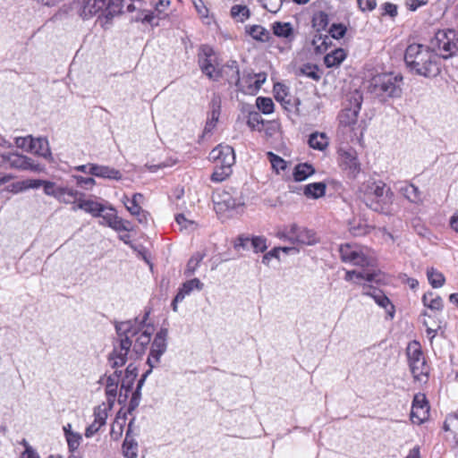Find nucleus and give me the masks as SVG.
<instances>
[{"instance_id": "obj_1", "label": "nucleus", "mask_w": 458, "mask_h": 458, "mask_svg": "<svg viewBox=\"0 0 458 458\" xmlns=\"http://www.w3.org/2000/svg\"><path fill=\"white\" fill-rule=\"evenodd\" d=\"M148 315L149 312H146L141 319L136 318L114 323L116 337L113 341V351L108 355V364L112 369L125 365L132 347V338L145 327Z\"/></svg>"}, {"instance_id": "obj_2", "label": "nucleus", "mask_w": 458, "mask_h": 458, "mask_svg": "<svg viewBox=\"0 0 458 458\" xmlns=\"http://www.w3.org/2000/svg\"><path fill=\"white\" fill-rule=\"evenodd\" d=\"M404 63L411 74L425 78H435L441 72V60L428 46L413 43L404 53Z\"/></svg>"}, {"instance_id": "obj_3", "label": "nucleus", "mask_w": 458, "mask_h": 458, "mask_svg": "<svg viewBox=\"0 0 458 458\" xmlns=\"http://www.w3.org/2000/svg\"><path fill=\"white\" fill-rule=\"evenodd\" d=\"M359 199L371 210L390 214L394 201V192L381 180L369 179L360 184L358 191Z\"/></svg>"}, {"instance_id": "obj_4", "label": "nucleus", "mask_w": 458, "mask_h": 458, "mask_svg": "<svg viewBox=\"0 0 458 458\" xmlns=\"http://www.w3.org/2000/svg\"><path fill=\"white\" fill-rule=\"evenodd\" d=\"M403 75L395 72H381L369 81L368 91L379 102L399 98L403 93Z\"/></svg>"}, {"instance_id": "obj_5", "label": "nucleus", "mask_w": 458, "mask_h": 458, "mask_svg": "<svg viewBox=\"0 0 458 458\" xmlns=\"http://www.w3.org/2000/svg\"><path fill=\"white\" fill-rule=\"evenodd\" d=\"M209 158L216 163L211 175L213 182H220L232 174V166L235 163L234 150L228 145H218L209 153Z\"/></svg>"}, {"instance_id": "obj_6", "label": "nucleus", "mask_w": 458, "mask_h": 458, "mask_svg": "<svg viewBox=\"0 0 458 458\" xmlns=\"http://www.w3.org/2000/svg\"><path fill=\"white\" fill-rule=\"evenodd\" d=\"M80 4L83 19L103 15L107 21L121 12L120 0H80Z\"/></svg>"}, {"instance_id": "obj_7", "label": "nucleus", "mask_w": 458, "mask_h": 458, "mask_svg": "<svg viewBox=\"0 0 458 458\" xmlns=\"http://www.w3.org/2000/svg\"><path fill=\"white\" fill-rule=\"evenodd\" d=\"M455 30H438L430 41V49L439 52L440 58L447 59L458 51Z\"/></svg>"}, {"instance_id": "obj_8", "label": "nucleus", "mask_w": 458, "mask_h": 458, "mask_svg": "<svg viewBox=\"0 0 458 458\" xmlns=\"http://www.w3.org/2000/svg\"><path fill=\"white\" fill-rule=\"evenodd\" d=\"M276 237L298 245H313L318 242L316 233L312 230L301 227L296 224L285 226L276 233Z\"/></svg>"}, {"instance_id": "obj_9", "label": "nucleus", "mask_w": 458, "mask_h": 458, "mask_svg": "<svg viewBox=\"0 0 458 458\" xmlns=\"http://www.w3.org/2000/svg\"><path fill=\"white\" fill-rule=\"evenodd\" d=\"M406 354L413 377L416 380H420L422 376L428 377L429 367L426 362L420 343L417 341L409 343L406 348Z\"/></svg>"}, {"instance_id": "obj_10", "label": "nucleus", "mask_w": 458, "mask_h": 458, "mask_svg": "<svg viewBox=\"0 0 458 458\" xmlns=\"http://www.w3.org/2000/svg\"><path fill=\"white\" fill-rule=\"evenodd\" d=\"M168 329L162 327L156 334L154 340L150 345L149 354L147 360V364L149 366L148 370L152 372V369L160 362L162 355L167 349Z\"/></svg>"}, {"instance_id": "obj_11", "label": "nucleus", "mask_w": 458, "mask_h": 458, "mask_svg": "<svg viewBox=\"0 0 458 458\" xmlns=\"http://www.w3.org/2000/svg\"><path fill=\"white\" fill-rule=\"evenodd\" d=\"M341 259L345 263H351L353 266L368 267L372 266L373 260L368 257L358 246L349 243L339 247Z\"/></svg>"}, {"instance_id": "obj_12", "label": "nucleus", "mask_w": 458, "mask_h": 458, "mask_svg": "<svg viewBox=\"0 0 458 458\" xmlns=\"http://www.w3.org/2000/svg\"><path fill=\"white\" fill-rule=\"evenodd\" d=\"M337 153L342 169L347 173L349 177L355 178L360 172V164L356 150L351 147H341Z\"/></svg>"}, {"instance_id": "obj_13", "label": "nucleus", "mask_w": 458, "mask_h": 458, "mask_svg": "<svg viewBox=\"0 0 458 458\" xmlns=\"http://www.w3.org/2000/svg\"><path fill=\"white\" fill-rule=\"evenodd\" d=\"M216 56L213 49L208 46H202L199 54V65L201 72L209 79L217 81L220 78V72L215 67Z\"/></svg>"}, {"instance_id": "obj_14", "label": "nucleus", "mask_w": 458, "mask_h": 458, "mask_svg": "<svg viewBox=\"0 0 458 458\" xmlns=\"http://www.w3.org/2000/svg\"><path fill=\"white\" fill-rule=\"evenodd\" d=\"M354 105L351 107L344 108L339 114V124L342 127L354 130V126L357 123L359 113L361 108L362 98L360 95L356 94L353 97Z\"/></svg>"}, {"instance_id": "obj_15", "label": "nucleus", "mask_w": 458, "mask_h": 458, "mask_svg": "<svg viewBox=\"0 0 458 458\" xmlns=\"http://www.w3.org/2000/svg\"><path fill=\"white\" fill-rule=\"evenodd\" d=\"M362 294L373 298L378 306L386 310L391 318H394V307L388 297L381 290L375 288L369 284H364L362 286Z\"/></svg>"}, {"instance_id": "obj_16", "label": "nucleus", "mask_w": 458, "mask_h": 458, "mask_svg": "<svg viewBox=\"0 0 458 458\" xmlns=\"http://www.w3.org/2000/svg\"><path fill=\"white\" fill-rule=\"evenodd\" d=\"M204 284L199 278H193L184 282L179 288L178 293L172 301V309L174 312L178 311V303L182 302L184 298L190 295L193 291H201Z\"/></svg>"}, {"instance_id": "obj_17", "label": "nucleus", "mask_w": 458, "mask_h": 458, "mask_svg": "<svg viewBox=\"0 0 458 458\" xmlns=\"http://www.w3.org/2000/svg\"><path fill=\"white\" fill-rule=\"evenodd\" d=\"M98 217L102 218V225H106L117 232L129 231L128 223L120 218L115 209L112 207H106L104 205V211L101 212Z\"/></svg>"}, {"instance_id": "obj_18", "label": "nucleus", "mask_w": 458, "mask_h": 458, "mask_svg": "<svg viewBox=\"0 0 458 458\" xmlns=\"http://www.w3.org/2000/svg\"><path fill=\"white\" fill-rule=\"evenodd\" d=\"M0 163L9 165L12 168L38 170V168L32 165L30 158L17 153L4 154L0 156Z\"/></svg>"}, {"instance_id": "obj_19", "label": "nucleus", "mask_w": 458, "mask_h": 458, "mask_svg": "<svg viewBox=\"0 0 458 458\" xmlns=\"http://www.w3.org/2000/svg\"><path fill=\"white\" fill-rule=\"evenodd\" d=\"M394 186V189L410 202L414 204L422 203V192L414 184L406 181H400L396 182Z\"/></svg>"}, {"instance_id": "obj_20", "label": "nucleus", "mask_w": 458, "mask_h": 458, "mask_svg": "<svg viewBox=\"0 0 458 458\" xmlns=\"http://www.w3.org/2000/svg\"><path fill=\"white\" fill-rule=\"evenodd\" d=\"M213 202L216 212L234 210L243 205L240 199L233 198L228 192L216 194L213 197Z\"/></svg>"}, {"instance_id": "obj_21", "label": "nucleus", "mask_w": 458, "mask_h": 458, "mask_svg": "<svg viewBox=\"0 0 458 458\" xmlns=\"http://www.w3.org/2000/svg\"><path fill=\"white\" fill-rule=\"evenodd\" d=\"M94 421L86 428L85 437H93L106 424L107 419V408L103 403L94 409Z\"/></svg>"}, {"instance_id": "obj_22", "label": "nucleus", "mask_w": 458, "mask_h": 458, "mask_svg": "<svg viewBox=\"0 0 458 458\" xmlns=\"http://www.w3.org/2000/svg\"><path fill=\"white\" fill-rule=\"evenodd\" d=\"M428 411L429 406L425 394H415L411 411V418H416L420 423L423 422L428 418Z\"/></svg>"}, {"instance_id": "obj_23", "label": "nucleus", "mask_w": 458, "mask_h": 458, "mask_svg": "<svg viewBox=\"0 0 458 458\" xmlns=\"http://www.w3.org/2000/svg\"><path fill=\"white\" fill-rule=\"evenodd\" d=\"M89 174L99 178L111 179L115 181L122 179V174L119 170L107 165H101L98 164H90Z\"/></svg>"}, {"instance_id": "obj_24", "label": "nucleus", "mask_w": 458, "mask_h": 458, "mask_svg": "<svg viewBox=\"0 0 458 458\" xmlns=\"http://www.w3.org/2000/svg\"><path fill=\"white\" fill-rule=\"evenodd\" d=\"M117 369L118 368L115 369L113 374L106 377V394L110 408L113 406L117 396V388L123 373L122 370H118Z\"/></svg>"}, {"instance_id": "obj_25", "label": "nucleus", "mask_w": 458, "mask_h": 458, "mask_svg": "<svg viewBox=\"0 0 458 458\" xmlns=\"http://www.w3.org/2000/svg\"><path fill=\"white\" fill-rule=\"evenodd\" d=\"M353 277L365 280L367 283L376 284L382 282L384 279L382 273L377 270L347 271L344 278L346 281H351Z\"/></svg>"}, {"instance_id": "obj_26", "label": "nucleus", "mask_w": 458, "mask_h": 458, "mask_svg": "<svg viewBox=\"0 0 458 458\" xmlns=\"http://www.w3.org/2000/svg\"><path fill=\"white\" fill-rule=\"evenodd\" d=\"M78 209L90 214L93 217H98L104 211V205L93 199H86L84 197H81L78 204L72 207V211H77Z\"/></svg>"}, {"instance_id": "obj_27", "label": "nucleus", "mask_w": 458, "mask_h": 458, "mask_svg": "<svg viewBox=\"0 0 458 458\" xmlns=\"http://www.w3.org/2000/svg\"><path fill=\"white\" fill-rule=\"evenodd\" d=\"M126 201H124V205L127 210L132 215L138 217L140 223L147 222V216L141 210L140 206V201L143 199V195L141 193L133 194L132 198L129 199L127 197H124Z\"/></svg>"}, {"instance_id": "obj_28", "label": "nucleus", "mask_w": 458, "mask_h": 458, "mask_svg": "<svg viewBox=\"0 0 458 458\" xmlns=\"http://www.w3.org/2000/svg\"><path fill=\"white\" fill-rule=\"evenodd\" d=\"M224 73L229 84H233L239 90H243L240 77V70L236 61L228 62L224 67Z\"/></svg>"}, {"instance_id": "obj_29", "label": "nucleus", "mask_w": 458, "mask_h": 458, "mask_svg": "<svg viewBox=\"0 0 458 458\" xmlns=\"http://www.w3.org/2000/svg\"><path fill=\"white\" fill-rule=\"evenodd\" d=\"M84 196L85 194L83 192H81L77 190L69 187H62L56 200H58L60 203L73 204L74 206L77 205L79 199Z\"/></svg>"}, {"instance_id": "obj_30", "label": "nucleus", "mask_w": 458, "mask_h": 458, "mask_svg": "<svg viewBox=\"0 0 458 458\" xmlns=\"http://www.w3.org/2000/svg\"><path fill=\"white\" fill-rule=\"evenodd\" d=\"M29 151L45 158L51 156L48 140L46 138H32Z\"/></svg>"}, {"instance_id": "obj_31", "label": "nucleus", "mask_w": 458, "mask_h": 458, "mask_svg": "<svg viewBox=\"0 0 458 458\" xmlns=\"http://www.w3.org/2000/svg\"><path fill=\"white\" fill-rule=\"evenodd\" d=\"M150 374V370H147L140 377V379L138 381L137 387L135 391L132 393L131 398L129 402L127 413L131 414L132 411L136 410V408L139 406L141 397V388L144 385V382L146 378Z\"/></svg>"}, {"instance_id": "obj_32", "label": "nucleus", "mask_w": 458, "mask_h": 458, "mask_svg": "<svg viewBox=\"0 0 458 458\" xmlns=\"http://www.w3.org/2000/svg\"><path fill=\"white\" fill-rule=\"evenodd\" d=\"M308 143L311 148L323 151L328 147L329 141L326 133L316 131L310 135Z\"/></svg>"}, {"instance_id": "obj_33", "label": "nucleus", "mask_w": 458, "mask_h": 458, "mask_svg": "<svg viewBox=\"0 0 458 458\" xmlns=\"http://www.w3.org/2000/svg\"><path fill=\"white\" fill-rule=\"evenodd\" d=\"M151 341V333H149L147 329H143L138 335V337L135 340L134 345L131 347L132 351L137 354L141 355L145 352L147 346L149 344Z\"/></svg>"}, {"instance_id": "obj_34", "label": "nucleus", "mask_w": 458, "mask_h": 458, "mask_svg": "<svg viewBox=\"0 0 458 458\" xmlns=\"http://www.w3.org/2000/svg\"><path fill=\"white\" fill-rule=\"evenodd\" d=\"M346 54L344 49L336 48L324 57V64L327 67H336L345 59Z\"/></svg>"}, {"instance_id": "obj_35", "label": "nucleus", "mask_w": 458, "mask_h": 458, "mask_svg": "<svg viewBox=\"0 0 458 458\" xmlns=\"http://www.w3.org/2000/svg\"><path fill=\"white\" fill-rule=\"evenodd\" d=\"M326 184L322 182L307 184L303 193L307 198L318 199L326 193Z\"/></svg>"}, {"instance_id": "obj_36", "label": "nucleus", "mask_w": 458, "mask_h": 458, "mask_svg": "<svg viewBox=\"0 0 458 458\" xmlns=\"http://www.w3.org/2000/svg\"><path fill=\"white\" fill-rule=\"evenodd\" d=\"M315 173V168L308 163H301L294 167L293 179L296 182H302Z\"/></svg>"}, {"instance_id": "obj_37", "label": "nucleus", "mask_w": 458, "mask_h": 458, "mask_svg": "<svg viewBox=\"0 0 458 458\" xmlns=\"http://www.w3.org/2000/svg\"><path fill=\"white\" fill-rule=\"evenodd\" d=\"M273 33L279 38L292 39L293 38V29L290 22L276 21L273 23Z\"/></svg>"}, {"instance_id": "obj_38", "label": "nucleus", "mask_w": 458, "mask_h": 458, "mask_svg": "<svg viewBox=\"0 0 458 458\" xmlns=\"http://www.w3.org/2000/svg\"><path fill=\"white\" fill-rule=\"evenodd\" d=\"M123 455L126 458H136L138 455V443L131 436L125 435L123 444Z\"/></svg>"}, {"instance_id": "obj_39", "label": "nucleus", "mask_w": 458, "mask_h": 458, "mask_svg": "<svg viewBox=\"0 0 458 458\" xmlns=\"http://www.w3.org/2000/svg\"><path fill=\"white\" fill-rule=\"evenodd\" d=\"M247 32L252 38L260 42H267L270 38L269 31L260 25L250 26Z\"/></svg>"}, {"instance_id": "obj_40", "label": "nucleus", "mask_w": 458, "mask_h": 458, "mask_svg": "<svg viewBox=\"0 0 458 458\" xmlns=\"http://www.w3.org/2000/svg\"><path fill=\"white\" fill-rule=\"evenodd\" d=\"M423 304L433 310H440L443 308V300L436 293L429 292L422 297Z\"/></svg>"}, {"instance_id": "obj_41", "label": "nucleus", "mask_w": 458, "mask_h": 458, "mask_svg": "<svg viewBox=\"0 0 458 458\" xmlns=\"http://www.w3.org/2000/svg\"><path fill=\"white\" fill-rule=\"evenodd\" d=\"M427 276L430 285L433 288H440L445 284V276L443 273L434 267H430L427 270Z\"/></svg>"}, {"instance_id": "obj_42", "label": "nucleus", "mask_w": 458, "mask_h": 458, "mask_svg": "<svg viewBox=\"0 0 458 458\" xmlns=\"http://www.w3.org/2000/svg\"><path fill=\"white\" fill-rule=\"evenodd\" d=\"M329 23V16L326 12L319 11L314 13L312 17V26L317 32L325 30Z\"/></svg>"}, {"instance_id": "obj_43", "label": "nucleus", "mask_w": 458, "mask_h": 458, "mask_svg": "<svg viewBox=\"0 0 458 458\" xmlns=\"http://www.w3.org/2000/svg\"><path fill=\"white\" fill-rule=\"evenodd\" d=\"M349 231L353 236L365 235L369 232V226L360 219H352L349 222Z\"/></svg>"}, {"instance_id": "obj_44", "label": "nucleus", "mask_w": 458, "mask_h": 458, "mask_svg": "<svg viewBox=\"0 0 458 458\" xmlns=\"http://www.w3.org/2000/svg\"><path fill=\"white\" fill-rule=\"evenodd\" d=\"M330 43V38L320 33L316 34L312 39V45L315 47L316 53L319 54L325 52Z\"/></svg>"}, {"instance_id": "obj_45", "label": "nucleus", "mask_w": 458, "mask_h": 458, "mask_svg": "<svg viewBox=\"0 0 458 458\" xmlns=\"http://www.w3.org/2000/svg\"><path fill=\"white\" fill-rule=\"evenodd\" d=\"M299 74L310 78L314 81H318L320 79L318 66L309 63L304 64L300 67Z\"/></svg>"}, {"instance_id": "obj_46", "label": "nucleus", "mask_w": 458, "mask_h": 458, "mask_svg": "<svg viewBox=\"0 0 458 458\" xmlns=\"http://www.w3.org/2000/svg\"><path fill=\"white\" fill-rule=\"evenodd\" d=\"M267 158L272 165V168L279 174L281 171H284L287 167V162L281 157L274 154L273 152H267Z\"/></svg>"}, {"instance_id": "obj_47", "label": "nucleus", "mask_w": 458, "mask_h": 458, "mask_svg": "<svg viewBox=\"0 0 458 458\" xmlns=\"http://www.w3.org/2000/svg\"><path fill=\"white\" fill-rule=\"evenodd\" d=\"M250 14V10L246 5L235 4L231 8V15L241 22L247 20Z\"/></svg>"}, {"instance_id": "obj_48", "label": "nucleus", "mask_w": 458, "mask_h": 458, "mask_svg": "<svg viewBox=\"0 0 458 458\" xmlns=\"http://www.w3.org/2000/svg\"><path fill=\"white\" fill-rule=\"evenodd\" d=\"M256 106L263 114H269L274 112V102L270 98L259 97L256 99Z\"/></svg>"}, {"instance_id": "obj_49", "label": "nucleus", "mask_w": 458, "mask_h": 458, "mask_svg": "<svg viewBox=\"0 0 458 458\" xmlns=\"http://www.w3.org/2000/svg\"><path fill=\"white\" fill-rule=\"evenodd\" d=\"M203 258H204V255L199 252H197L196 254H194L189 259L186 268H185V271H184V274L187 276H192L195 273V271L197 270V268L199 266V263L201 262Z\"/></svg>"}, {"instance_id": "obj_50", "label": "nucleus", "mask_w": 458, "mask_h": 458, "mask_svg": "<svg viewBox=\"0 0 458 458\" xmlns=\"http://www.w3.org/2000/svg\"><path fill=\"white\" fill-rule=\"evenodd\" d=\"M263 122L264 121L259 113L250 112L249 114L247 124L251 130L260 131L262 130Z\"/></svg>"}, {"instance_id": "obj_51", "label": "nucleus", "mask_w": 458, "mask_h": 458, "mask_svg": "<svg viewBox=\"0 0 458 458\" xmlns=\"http://www.w3.org/2000/svg\"><path fill=\"white\" fill-rule=\"evenodd\" d=\"M44 193L47 196H51L55 199L58 198L62 186L56 185L55 182L50 181H44L43 183Z\"/></svg>"}, {"instance_id": "obj_52", "label": "nucleus", "mask_w": 458, "mask_h": 458, "mask_svg": "<svg viewBox=\"0 0 458 458\" xmlns=\"http://www.w3.org/2000/svg\"><path fill=\"white\" fill-rule=\"evenodd\" d=\"M250 246L254 252H264L267 249V239L264 236H253L250 239Z\"/></svg>"}, {"instance_id": "obj_53", "label": "nucleus", "mask_w": 458, "mask_h": 458, "mask_svg": "<svg viewBox=\"0 0 458 458\" xmlns=\"http://www.w3.org/2000/svg\"><path fill=\"white\" fill-rule=\"evenodd\" d=\"M346 27L342 23H333L328 30L330 37L335 39L344 38L346 33Z\"/></svg>"}, {"instance_id": "obj_54", "label": "nucleus", "mask_w": 458, "mask_h": 458, "mask_svg": "<svg viewBox=\"0 0 458 458\" xmlns=\"http://www.w3.org/2000/svg\"><path fill=\"white\" fill-rule=\"evenodd\" d=\"M81 439H82V437H81V434H79L77 432L70 433L68 435V437H66L69 451L74 452L75 450H77L81 445Z\"/></svg>"}, {"instance_id": "obj_55", "label": "nucleus", "mask_w": 458, "mask_h": 458, "mask_svg": "<svg viewBox=\"0 0 458 458\" xmlns=\"http://www.w3.org/2000/svg\"><path fill=\"white\" fill-rule=\"evenodd\" d=\"M250 239L251 237H249L245 234L239 235L233 242V248L237 250L241 249L243 250H249L250 245Z\"/></svg>"}, {"instance_id": "obj_56", "label": "nucleus", "mask_w": 458, "mask_h": 458, "mask_svg": "<svg viewBox=\"0 0 458 458\" xmlns=\"http://www.w3.org/2000/svg\"><path fill=\"white\" fill-rule=\"evenodd\" d=\"M175 221L181 226V229L194 230L196 228L195 222L186 218L183 214H178L175 216Z\"/></svg>"}, {"instance_id": "obj_57", "label": "nucleus", "mask_w": 458, "mask_h": 458, "mask_svg": "<svg viewBox=\"0 0 458 458\" xmlns=\"http://www.w3.org/2000/svg\"><path fill=\"white\" fill-rule=\"evenodd\" d=\"M73 178L76 180L77 186L81 187L85 190L91 189L96 184V181L92 177H82L81 175H73Z\"/></svg>"}, {"instance_id": "obj_58", "label": "nucleus", "mask_w": 458, "mask_h": 458, "mask_svg": "<svg viewBox=\"0 0 458 458\" xmlns=\"http://www.w3.org/2000/svg\"><path fill=\"white\" fill-rule=\"evenodd\" d=\"M221 112V100L218 98H214L211 100V112L209 119L217 122Z\"/></svg>"}, {"instance_id": "obj_59", "label": "nucleus", "mask_w": 458, "mask_h": 458, "mask_svg": "<svg viewBox=\"0 0 458 458\" xmlns=\"http://www.w3.org/2000/svg\"><path fill=\"white\" fill-rule=\"evenodd\" d=\"M283 5V0H264L263 7L272 13H276Z\"/></svg>"}, {"instance_id": "obj_60", "label": "nucleus", "mask_w": 458, "mask_h": 458, "mask_svg": "<svg viewBox=\"0 0 458 458\" xmlns=\"http://www.w3.org/2000/svg\"><path fill=\"white\" fill-rule=\"evenodd\" d=\"M43 183H44V180L30 179V180L23 181L21 182H18L17 184L21 185L19 188L20 190H24V189H38V188L43 186Z\"/></svg>"}, {"instance_id": "obj_61", "label": "nucleus", "mask_w": 458, "mask_h": 458, "mask_svg": "<svg viewBox=\"0 0 458 458\" xmlns=\"http://www.w3.org/2000/svg\"><path fill=\"white\" fill-rule=\"evenodd\" d=\"M254 75H255L254 85H250L249 92L250 94L257 92L261 88L262 84L266 81V75L264 73H254Z\"/></svg>"}, {"instance_id": "obj_62", "label": "nucleus", "mask_w": 458, "mask_h": 458, "mask_svg": "<svg viewBox=\"0 0 458 458\" xmlns=\"http://www.w3.org/2000/svg\"><path fill=\"white\" fill-rule=\"evenodd\" d=\"M32 138L33 137L30 135H29L27 137H17V138H15V144L18 148H23L26 151H29Z\"/></svg>"}, {"instance_id": "obj_63", "label": "nucleus", "mask_w": 458, "mask_h": 458, "mask_svg": "<svg viewBox=\"0 0 458 458\" xmlns=\"http://www.w3.org/2000/svg\"><path fill=\"white\" fill-rule=\"evenodd\" d=\"M254 80H255L254 73L253 74L252 73H249L247 75H244L242 77V79H241L242 87L243 88V90H242V91L244 92V93L250 94L249 92L250 85H254Z\"/></svg>"}, {"instance_id": "obj_64", "label": "nucleus", "mask_w": 458, "mask_h": 458, "mask_svg": "<svg viewBox=\"0 0 458 458\" xmlns=\"http://www.w3.org/2000/svg\"><path fill=\"white\" fill-rule=\"evenodd\" d=\"M357 4H358L360 9L363 12L372 11L377 6L376 0H357Z\"/></svg>"}]
</instances>
